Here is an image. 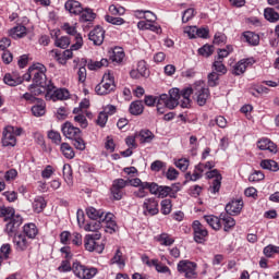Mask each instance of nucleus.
<instances>
[{"label": "nucleus", "mask_w": 279, "mask_h": 279, "mask_svg": "<svg viewBox=\"0 0 279 279\" xmlns=\"http://www.w3.org/2000/svg\"><path fill=\"white\" fill-rule=\"evenodd\" d=\"M47 68L43 63H35L31 65V75H33V84L40 86L44 90H49L52 86L51 80H47Z\"/></svg>", "instance_id": "obj_1"}, {"label": "nucleus", "mask_w": 279, "mask_h": 279, "mask_svg": "<svg viewBox=\"0 0 279 279\" xmlns=\"http://www.w3.org/2000/svg\"><path fill=\"white\" fill-rule=\"evenodd\" d=\"M84 247L87 252L102 254L104 250H106V244L101 242V233L86 234L84 238Z\"/></svg>", "instance_id": "obj_2"}, {"label": "nucleus", "mask_w": 279, "mask_h": 279, "mask_svg": "<svg viewBox=\"0 0 279 279\" xmlns=\"http://www.w3.org/2000/svg\"><path fill=\"white\" fill-rule=\"evenodd\" d=\"M23 134V128L9 125L4 128L2 133L3 147H16V136Z\"/></svg>", "instance_id": "obj_3"}, {"label": "nucleus", "mask_w": 279, "mask_h": 279, "mask_svg": "<svg viewBox=\"0 0 279 279\" xmlns=\"http://www.w3.org/2000/svg\"><path fill=\"white\" fill-rule=\"evenodd\" d=\"M114 88H117V85L114 84V75L107 72L104 74L101 82L95 87V93L100 96L110 95V93H114Z\"/></svg>", "instance_id": "obj_4"}, {"label": "nucleus", "mask_w": 279, "mask_h": 279, "mask_svg": "<svg viewBox=\"0 0 279 279\" xmlns=\"http://www.w3.org/2000/svg\"><path fill=\"white\" fill-rule=\"evenodd\" d=\"M179 274H183L184 278L195 279L197 278V264L189 259H182L177 265Z\"/></svg>", "instance_id": "obj_5"}, {"label": "nucleus", "mask_w": 279, "mask_h": 279, "mask_svg": "<svg viewBox=\"0 0 279 279\" xmlns=\"http://www.w3.org/2000/svg\"><path fill=\"white\" fill-rule=\"evenodd\" d=\"M72 271L76 278L80 279H92L97 276V268L95 267H86L82 265L80 262H74L72 264Z\"/></svg>", "instance_id": "obj_6"}, {"label": "nucleus", "mask_w": 279, "mask_h": 279, "mask_svg": "<svg viewBox=\"0 0 279 279\" xmlns=\"http://www.w3.org/2000/svg\"><path fill=\"white\" fill-rule=\"evenodd\" d=\"M180 89L172 88L169 90V95L161 94L159 96V104H165L166 108H169V110H173V108H177L180 104Z\"/></svg>", "instance_id": "obj_7"}, {"label": "nucleus", "mask_w": 279, "mask_h": 279, "mask_svg": "<svg viewBox=\"0 0 279 279\" xmlns=\"http://www.w3.org/2000/svg\"><path fill=\"white\" fill-rule=\"evenodd\" d=\"M62 29L63 32L68 33L69 36H74L75 44L72 45V49H82L84 39L82 38V34L77 33V28L69 23H64Z\"/></svg>", "instance_id": "obj_8"}, {"label": "nucleus", "mask_w": 279, "mask_h": 279, "mask_svg": "<svg viewBox=\"0 0 279 279\" xmlns=\"http://www.w3.org/2000/svg\"><path fill=\"white\" fill-rule=\"evenodd\" d=\"M45 97L48 101H51V99L52 101L69 99V90L65 88L56 89V86L52 84L47 89Z\"/></svg>", "instance_id": "obj_9"}, {"label": "nucleus", "mask_w": 279, "mask_h": 279, "mask_svg": "<svg viewBox=\"0 0 279 279\" xmlns=\"http://www.w3.org/2000/svg\"><path fill=\"white\" fill-rule=\"evenodd\" d=\"M194 232V241L196 243H206V236H208V230L199 220H195L192 225Z\"/></svg>", "instance_id": "obj_10"}, {"label": "nucleus", "mask_w": 279, "mask_h": 279, "mask_svg": "<svg viewBox=\"0 0 279 279\" xmlns=\"http://www.w3.org/2000/svg\"><path fill=\"white\" fill-rule=\"evenodd\" d=\"M21 226H23V217L14 215L7 223L4 232L9 236H16V232H19V228H21Z\"/></svg>", "instance_id": "obj_11"}, {"label": "nucleus", "mask_w": 279, "mask_h": 279, "mask_svg": "<svg viewBox=\"0 0 279 279\" xmlns=\"http://www.w3.org/2000/svg\"><path fill=\"white\" fill-rule=\"evenodd\" d=\"M61 132L65 138H70V141H73V138H77V136L82 135V130L80 128L73 126L71 122H65L61 126Z\"/></svg>", "instance_id": "obj_12"}, {"label": "nucleus", "mask_w": 279, "mask_h": 279, "mask_svg": "<svg viewBox=\"0 0 279 279\" xmlns=\"http://www.w3.org/2000/svg\"><path fill=\"white\" fill-rule=\"evenodd\" d=\"M256 62L254 58L241 59L238 63L233 65V75H243L247 71L248 66H252Z\"/></svg>", "instance_id": "obj_13"}, {"label": "nucleus", "mask_w": 279, "mask_h": 279, "mask_svg": "<svg viewBox=\"0 0 279 279\" xmlns=\"http://www.w3.org/2000/svg\"><path fill=\"white\" fill-rule=\"evenodd\" d=\"M143 209H144V215H150L151 217H154V215H158V213H160V210L158 209V202L154 197L146 198L144 201Z\"/></svg>", "instance_id": "obj_14"}, {"label": "nucleus", "mask_w": 279, "mask_h": 279, "mask_svg": "<svg viewBox=\"0 0 279 279\" xmlns=\"http://www.w3.org/2000/svg\"><path fill=\"white\" fill-rule=\"evenodd\" d=\"M101 226H105V232L114 234V232H117V221H114V215L107 213L105 218L101 220Z\"/></svg>", "instance_id": "obj_15"}, {"label": "nucleus", "mask_w": 279, "mask_h": 279, "mask_svg": "<svg viewBox=\"0 0 279 279\" xmlns=\"http://www.w3.org/2000/svg\"><path fill=\"white\" fill-rule=\"evenodd\" d=\"M89 40L94 43V45H104V38H106V31L102 27L96 26L93 31H90L88 35Z\"/></svg>", "instance_id": "obj_16"}, {"label": "nucleus", "mask_w": 279, "mask_h": 279, "mask_svg": "<svg viewBox=\"0 0 279 279\" xmlns=\"http://www.w3.org/2000/svg\"><path fill=\"white\" fill-rule=\"evenodd\" d=\"M242 210H243V199L231 201L226 206V213L228 215H232V216L241 215Z\"/></svg>", "instance_id": "obj_17"}, {"label": "nucleus", "mask_w": 279, "mask_h": 279, "mask_svg": "<svg viewBox=\"0 0 279 279\" xmlns=\"http://www.w3.org/2000/svg\"><path fill=\"white\" fill-rule=\"evenodd\" d=\"M196 102L199 106H206V101H208V98L210 97V90L207 87L198 86L196 88Z\"/></svg>", "instance_id": "obj_18"}, {"label": "nucleus", "mask_w": 279, "mask_h": 279, "mask_svg": "<svg viewBox=\"0 0 279 279\" xmlns=\"http://www.w3.org/2000/svg\"><path fill=\"white\" fill-rule=\"evenodd\" d=\"M13 243L17 252H25V250L29 247V241H27V236H25V234L20 233L14 235Z\"/></svg>", "instance_id": "obj_19"}, {"label": "nucleus", "mask_w": 279, "mask_h": 279, "mask_svg": "<svg viewBox=\"0 0 279 279\" xmlns=\"http://www.w3.org/2000/svg\"><path fill=\"white\" fill-rule=\"evenodd\" d=\"M65 10L70 12V14H74L75 16L82 14L84 12V7H82V3L76 0H68L65 2Z\"/></svg>", "instance_id": "obj_20"}, {"label": "nucleus", "mask_w": 279, "mask_h": 279, "mask_svg": "<svg viewBox=\"0 0 279 279\" xmlns=\"http://www.w3.org/2000/svg\"><path fill=\"white\" fill-rule=\"evenodd\" d=\"M3 82L7 86H19V84H23V76L17 72L8 73L4 75Z\"/></svg>", "instance_id": "obj_21"}, {"label": "nucleus", "mask_w": 279, "mask_h": 279, "mask_svg": "<svg viewBox=\"0 0 279 279\" xmlns=\"http://www.w3.org/2000/svg\"><path fill=\"white\" fill-rule=\"evenodd\" d=\"M86 215L92 221H102V219L106 217L104 209H97L95 207H87Z\"/></svg>", "instance_id": "obj_22"}, {"label": "nucleus", "mask_w": 279, "mask_h": 279, "mask_svg": "<svg viewBox=\"0 0 279 279\" xmlns=\"http://www.w3.org/2000/svg\"><path fill=\"white\" fill-rule=\"evenodd\" d=\"M258 149L263 151H270V154H276L278 151V147L271 142L269 138H263L257 142Z\"/></svg>", "instance_id": "obj_23"}, {"label": "nucleus", "mask_w": 279, "mask_h": 279, "mask_svg": "<svg viewBox=\"0 0 279 279\" xmlns=\"http://www.w3.org/2000/svg\"><path fill=\"white\" fill-rule=\"evenodd\" d=\"M191 95H193V88L186 87L180 93L181 108H189L191 106Z\"/></svg>", "instance_id": "obj_24"}, {"label": "nucleus", "mask_w": 279, "mask_h": 279, "mask_svg": "<svg viewBox=\"0 0 279 279\" xmlns=\"http://www.w3.org/2000/svg\"><path fill=\"white\" fill-rule=\"evenodd\" d=\"M220 221H222L225 226V232H230V230L236 226V220H234L230 214H220Z\"/></svg>", "instance_id": "obj_25"}, {"label": "nucleus", "mask_w": 279, "mask_h": 279, "mask_svg": "<svg viewBox=\"0 0 279 279\" xmlns=\"http://www.w3.org/2000/svg\"><path fill=\"white\" fill-rule=\"evenodd\" d=\"M242 38L252 47H256L260 43V37L254 32H244Z\"/></svg>", "instance_id": "obj_26"}, {"label": "nucleus", "mask_w": 279, "mask_h": 279, "mask_svg": "<svg viewBox=\"0 0 279 279\" xmlns=\"http://www.w3.org/2000/svg\"><path fill=\"white\" fill-rule=\"evenodd\" d=\"M10 36L11 38H14V40L25 38V36H27V27L24 25H17L10 31Z\"/></svg>", "instance_id": "obj_27"}, {"label": "nucleus", "mask_w": 279, "mask_h": 279, "mask_svg": "<svg viewBox=\"0 0 279 279\" xmlns=\"http://www.w3.org/2000/svg\"><path fill=\"white\" fill-rule=\"evenodd\" d=\"M204 221H206V223H208L213 230H221V216H204Z\"/></svg>", "instance_id": "obj_28"}, {"label": "nucleus", "mask_w": 279, "mask_h": 279, "mask_svg": "<svg viewBox=\"0 0 279 279\" xmlns=\"http://www.w3.org/2000/svg\"><path fill=\"white\" fill-rule=\"evenodd\" d=\"M101 228H104V225H101V221L99 220H90L89 222L85 223V226H83L85 232H95V234L99 233Z\"/></svg>", "instance_id": "obj_29"}, {"label": "nucleus", "mask_w": 279, "mask_h": 279, "mask_svg": "<svg viewBox=\"0 0 279 279\" xmlns=\"http://www.w3.org/2000/svg\"><path fill=\"white\" fill-rule=\"evenodd\" d=\"M45 208H47V201H45V197L43 196L35 197L33 202L34 213H43Z\"/></svg>", "instance_id": "obj_30"}, {"label": "nucleus", "mask_w": 279, "mask_h": 279, "mask_svg": "<svg viewBox=\"0 0 279 279\" xmlns=\"http://www.w3.org/2000/svg\"><path fill=\"white\" fill-rule=\"evenodd\" d=\"M80 22L81 23H93V20L96 19L97 14L92 11V9H83V11L80 13Z\"/></svg>", "instance_id": "obj_31"}, {"label": "nucleus", "mask_w": 279, "mask_h": 279, "mask_svg": "<svg viewBox=\"0 0 279 279\" xmlns=\"http://www.w3.org/2000/svg\"><path fill=\"white\" fill-rule=\"evenodd\" d=\"M264 16L266 21H269V23H278L279 21V13L274 10V8H266L264 10Z\"/></svg>", "instance_id": "obj_32"}, {"label": "nucleus", "mask_w": 279, "mask_h": 279, "mask_svg": "<svg viewBox=\"0 0 279 279\" xmlns=\"http://www.w3.org/2000/svg\"><path fill=\"white\" fill-rule=\"evenodd\" d=\"M24 234L28 236V239H36L38 234V227L34 223H26L23 228Z\"/></svg>", "instance_id": "obj_33"}, {"label": "nucleus", "mask_w": 279, "mask_h": 279, "mask_svg": "<svg viewBox=\"0 0 279 279\" xmlns=\"http://www.w3.org/2000/svg\"><path fill=\"white\" fill-rule=\"evenodd\" d=\"M143 110H145V107L143 106V100H135L131 102L130 105L131 114H134L135 117H137L138 114H143Z\"/></svg>", "instance_id": "obj_34"}, {"label": "nucleus", "mask_w": 279, "mask_h": 279, "mask_svg": "<svg viewBox=\"0 0 279 279\" xmlns=\"http://www.w3.org/2000/svg\"><path fill=\"white\" fill-rule=\"evenodd\" d=\"M60 149L64 158H68V160H73V158H75V151L69 143H62Z\"/></svg>", "instance_id": "obj_35"}, {"label": "nucleus", "mask_w": 279, "mask_h": 279, "mask_svg": "<svg viewBox=\"0 0 279 279\" xmlns=\"http://www.w3.org/2000/svg\"><path fill=\"white\" fill-rule=\"evenodd\" d=\"M137 136L140 138V143L143 145H145V143H151V141L155 138L154 133H151L149 130H142Z\"/></svg>", "instance_id": "obj_36"}, {"label": "nucleus", "mask_w": 279, "mask_h": 279, "mask_svg": "<svg viewBox=\"0 0 279 279\" xmlns=\"http://www.w3.org/2000/svg\"><path fill=\"white\" fill-rule=\"evenodd\" d=\"M125 59V52L123 51V48L116 47L113 49V54L111 56L112 62H116L117 64H121L123 60Z\"/></svg>", "instance_id": "obj_37"}, {"label": "nucleus", "mask_w": 279, "mask_h": 279, "mask_svg": "<svg viewBox=\"0 0 279 279\" xmlns=\"http://www.w3.org/2000/svg\"><path fill=\"white\" fill-rule=\"evenodd\" d=\"M63 178L69 186H73V170L69 163L63 166Z\"/></svg>", "instance_id": "obj_38"}, {"label": "nucleus", "mask_w": 279, "mask_h": 279, "mask_svg": "<svg viewBox=\"0 0 279 279\" xmlns=\"http://www.w3.org/2000/svg\"><path fill=\"white\" fill-rule=\"evenodd\" d=\"M108 59H101L100 61L90 60L87 63V69H89V71H98V69H101L102 66H108Z\"/></svg>", "instance_id": "obj_39"}, {"label": "nucleus", "mask_w": 279, "mask_h": 279, "mask_svg": "<svg viewBox=\"0 0 279 279\" xmlns=\"http://www.w3.org/2000/svg\"><path fill=\"white\" fill-rule=\"evenodd\" d=\"M262 169H267L268 171H278V162L271 159H264L260 161Z\"/></svg>", "instance_id": "obj_40"}, {"label": "nucleus", "mask_w": 279, "mask_h": 279, "mask_svg": "<svg viewBox=\"0 0 279 279\" xmlns=\"http://www.w3.org/2000/svg\"><path fill=\"white\" fill-rule=\"evenodd\" d=\"M157 241L160 243V245H173L175 243V240L169 235V233H161L157 236Z\"/></svg>", "instance_id": "obj_41"}, {"label": "nucleus", "mask_w": 279, "mask_h": 279, "mask_svg": "<svg viewBox=\"0 0 279 279\" xmlns=\"http://www.w3.org/2000/svg\"><path fill=\"white\" fill-rule=\"evenodd\" d=\"M111 265H118L120 268L125 267V260H123V253L120 248L116 251L114 256L111 258Z\"/></svg>", "instance_id": "obj_42"}, {"label": "nucleus", "mask_w": 279, "mask_h": 279, "mask_svg": "<svg viewBox=\"0 0 279 279\" xmlns=\"http://www.w3.org/2000/svg\"><path fill=\"white\" fill-rule=\"evenodd\" d=\"M38 104L32 108V112L34 117H44L45 112H47L46 105L43 101H38Z\"/></svg>", "instance_id": "obj_43"}, {"label": "nucleus", "mask_w": 279, "mask_h": 279, "mask_svg": "<svg viewBox=\"0 0 279 279\" xmlns=\"http://www.w3.org/2000/svg\"><path fill=\"white\" fill-rule=\"evenodd\" d=\"M263 254L266 256V258H271L274 254H279V246L274 244L267 245L264 247Z\"/></svg>", "instance_id": "obj_44"}, {"label": "nucleus", "mask_w": 279, "mask_h": 279, "mask_svg": "<svg viewBox=\"0 0 279 279\" xmlns=\"http://www.w3.org/2000/svg\"><path fill=\"white\" fill-rule=\"evenodd\" d=\"M75 114H76L74 117L75 123H78L80 128H83V129L88 128V120L86 119V116H84L82 111Z\"/></svg>", "instance_id": "obj_45"}, {"label": "nucleus", "mask_w": 279, "mask_h": 279, "mask_svg": "<svg viewBox=\"0 0 279 279\" xmlns=\"http://www.w3.org/2000/svg\"><path fill=\"white\" fill-rule=\"evenodd\" d=\"M54 45L56 47H60V49H66L71 45V39L68 36H62L56 39Z\"/></svg>", "instance_id": "obj_46"}, {"label": "nucleus", "mask_w": 279, "mask_h": 279, "mask_svg": "<svg viewBox=\"0 0 279 279\" xmlns=\"http://www.w3.org/2000/svg\"><path fill=\"white\" fill-rule=\"evenodd\" d=\"M214 51L215 47H213V45H204L202 48L198 49L199 56H204L205 58L213 56Z\"/></svg>", "instance_id": "obj_47"}, {"label": "nucleus", "mask_w": 279, "mask_h": 279, "mask_svg": "<svg viewBox=\"0 0 279 279\" xmlns=\"http://www.w3.org/2000/svg\"><path fill=\"white\" fill-rule=\"evenodd\" d=\"M221 180H223V177H218V179H214L209 187V192L213 193V195H215L216 193H219L221 189Z\"/></svg>", "instance_id": "obj_48"}, {"label": "nucleus", "mask_w": 279, "mask_h": 279, "mask_svg": "<svg viewBox=\"0 0 279 279\" xmlns=\"http://www.w3.org/2000/svg\"><path fill=\"white\" fill-rule=\"evenodd\" d=\"M72 141L75 149H78L80 151H84V149H86V143L84 142V138H82V135L74 137Z\"/></svg>", "instance_id": "obj_49"}, {"label": "nucleus", "mask_w": 279, "mask_h": 279, "mask_svg": "<svg viewBox=\"0 0 279 279\" xmlns=\"http://www.w3.org/2000/svg\"><path fill=\"white\" fill-rule=\"evenodd\" d=\"M136 70L142 77H149V70H147V63L145 61H138Z\"/></svg>", "instance_id": "obj_50"}, {"label": "nucleus", "mask_w": 279, "mask_h": 279, "mask_svg": "<svg viewBox=\"0 0 279 279\" xmlns=\"http://www.w3.org/2000/svg\"><path fill=\"white\" fill-rule=\"evenodd\" d=\"M136 14H144L142 19H146L148 23H156L158 17L151 11H136Z\"/></svg>", "instance_id": "obj_51"}, {"label": "nucleus", "mask_w": 279, "mask_h": 279, "mask_svg": "<svg viewBox=\"0 0 279 279\" xmlns=\"http://www.w3.org/2000/svg\"><path fill=\"white\" fill-rule=\"evenodd\" d=\"M109 13L112 14V16H123V14H125V8L111 4L109 7Z\"/></svg>", "instance_id": "obj_52"}, {"label": "nucleus", "mask_w": 279, "mask_h": 279, "mask_svg": "<svg viewBox=\"0 0 279 279\" xmlns=\"http://www.w3.org/2000/svg\"><path fill=\"white\" fill-rule=\"evenodd\" d=\"M215 71L217 73H221L222 75H226L228 73V70L226 69V65L223 64V61L220 59H217L213 64Z\"/></svg>", "instance_id": "obj_53"}, {"label": "nucleus", "mask_w": 279, "mask_h": 279, "mask_svg": "<svg viewBox=\"0 0 279 279\" xmlns=\"http://www.w3.org/2000/svg\"><path fill=\"white\" fill-rule=\"evenodd\" d=\"M29 93H32L35 97H38V95H43L44 93H47V89L40 87V85H36L33 83L28 87Z\"/></svg>", "instance_id": "obj_54"}, {"label": "nucleus", "mask_w": 279, "mask_h": 279, "mask_svg": "<svg viewBox=\"0 0 279 279\" xmlns=\"http://www.w3.org/2000/svg\"><path fill=\"white\" fill-rule=\"evenodd\" d=\"M145 187L151 195H158L160 191V185H158L156 182H145Z\"/></svg>", "instance_id": "obj_55"}, {"label": "nucleus", "mask_w": 279, "mask_h": 279, "mask_svg": "<svg viewBox=\"0 0 279 279\" xmlns=\"http://www.w3.org/2000/svg\"><path fill=\"white\" fill-rule=\"evenodd\" d=\"M172 191L173 189L171 186L160 185L157 196L160 197L161 199H165V197H168Z\"/></svg>", "instance_id": "obj_56"}, {"label": "nucleus", "mask_w": 279, "mask_h": 279, "mask_svg": "<svg viewBox=\"0 0 279 279\" xmlns=\"http://www.w3.org/2000/svg\"><path fill=\"white\" fill-rule=\"evenodd\" d=\"M172 207H173V205H171V199L166 198V199L161 201V213H162V215H170Z\"/></svg>", "instance_id": "obj_57"}, {"label": "nucleus", "mask_w": 279, "mask_h": 279, "mask_svg": "<svg viewBox=\"0 0 279 279\" xmlns=\"http://www.w3.org/2000/svg\"><path fill=\"white\" fill-rule=\"evenodd\" d=\"M105 21L107 23H110L111 25H124L125 24V20H123L122 17H114L111 15H105Z\"/></svg>", "instance_id": "obj_58"}, {"label": "nucleus", "mask_w": 279, "mask_h": 279, "mask_svg": "<svg viewBox=\"0 0 279 279\" xmlns=\"http://www.w3.org/2000/svg\"><path fill=\"white\" fill-rule=\"evenodd\" d=\"M48 138H50L54 145H60V143H62V135L57 131H49Z\"/></svg>", "instance_id": "obj_59"}, {"label": "nucleus", "mask_w": 279, "mask_h": 279, "mask_svg": "<svg viewBox=\"0 0 279 279\" xmlns=\"http://www.w3.org/2000/svg\"><path fill=\"white\" fill-rule=\"evenodd\" d=\"M58 271H60V274L73 271V266H71V262H69V259L62 260L61 265L58 267Z\"/></svg>", "instance_id": "obj_60"}, {"label": "nucleus", "mask_w": 279, "mask_h": 279, "mask_svg": "<svg viewBox=\"0 0 279 279\" xmlns=\"http://www.w3.org/2000/svg\"><path fill=\"white\" fill-rule=\"evenodd\" d=\"M215 169V161H207L205 163H198L196 166V171L204 173L206 170Z\"/></svg>", "instance_id": "obj_61"}, {"label": "nucleus", "mask_w": 279, "mask_h": 279, "mask_svg": "<svg viewBox=\"0 0 279 279\" xmlns=\"http://www.w3.org/2000/svg\"><path fill=\"white\" fill-rule=\"evenodd\" d=\"M219 85V74L217 72H211L208 74V86L214 88Z\"/></svg>", "instance_id": "obj_62"}, {"label": "nucleus", "mask_w": 279, "mask_h": 279, "mask_svg": "<svg viewBox=\"0 0 279 279\" xmlns=\"http://www.w3.org/2000/svg\"><path fill=\"white\" fill-rule=\"evenodd\" d=\"M232 51H234L232 46H227L223 49H219L218 50V60H222L223 61V58H228V56H230V53H232Z\"/></svg>", "instance_id": "obj_63"}, {"label": "nucleus", "mask_w": 279, "mask_h": 279, "mask_svg": "<svg viewBox=\"0 0 279 279\" xmlns=\"http://www.w3.org/2000/svg\"><path fill=\"white\" fill-rule=\"evenodd\" d=\"M175 167L180 169V171H186L189 169L190 161L186 158H181L174 162Z\"/></svg>", "instance_id": "obj_64"}]
</instances>
